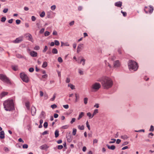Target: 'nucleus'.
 Returning <instances> with one entry per match:
<instances>
[{
  "label": "nucleus",
  "mask_w": 154,
  "mask_h": 154,
  "mask_svg": "<svg viewBox=\"0 0 154 154\" xmlns=\"http://www.w3.org/2000/svg\"><path fill=\"white\" fill-rule=\"evenodd\" d=\"M101 83L102 86L105 89H109L111 88L113 85V81L112 79L107 76L103 78Z\"/></svg>",
  "instance_id": "f257e3e1"
},
{
  "label": "nucleus",
  "mask_w": 154,
  "mask_h": 154,
  "mask_svg": "<svg viewBox=\"0 0 154 154\" xmlns=\"http://www.w3.org/2000/svg\"><path fill=\"white\" fill-rule=\"evenodd\" d=\"M4 108L7 111H11L14 108L13 100L12 99H8L3 103Z\"/></svg>",
  "instance_id": "f03ea898"
},
{
  "label": "nucleus",
  "mask_w": 154,
  "mask_h": 154,
  "mask_svg": "<svg viewBox=\"0 0 154 154\" xmlns=\"http://www.w3.org/2000/svg\"><path fill=\"white\" fill-rule=\"evenodd\" d=\"M128 66L129 69L136 71L138 68L137 63L134 60H129L128 63Z\"/></svg>",
  "instance_id": "7ed1b4c3"
},
{
  "label": "nucleus",
  "mask_w": 154,
  "mask_h": 154,
  "mask_svg": "<svg viewBox=\"0 0 154 154\" xmlns=\"http://www.w3.org/2000/svg\"><path fill=\"white\" fill-rule=\"evenodd\" d=\"M101 87L100 83L95 82L93 83L90 87L91 91L92 92H96Z\"/></svg>",
  "instance_id": "20e7f679"
},
{
  "label": "nucleus",
  "mask_w": 154,
  "mask_h": 154,
  "mask_svg": "<svg viewBox=\"0 0 154 154\" xmlns=\"http://www.w3.org/2000/svg\"><path fill=\"white\" fill-rule=\"evenodd\" d=\"M0 79L3 82L8 84H11V82L6 76L3 74H0Z\"/></svg>",
  "instance_id": "39448f33"
},
{
  "label": "nucleus",
  "mask_w": 154,
  "mask_h": 154,
  "mask_svg": "<svg viewBox=\"0 0 154 154\" xmlns=\"http://www.w3.org/2000/svg\"><path fill=\"white\" fill-rule=\"evenodd\" d=\"M20 76L22 80L24 82L27 83L29 81V78L24 73H21L20 74Z\"/></svg>",
  "instance_id": "423d86ee"
},
{
  "label": "nucleus",
  "mask_w": 154,
  "mask_h": 154,
  "mask_svg": "<svg viewBox=\"0 0 154 154\" xmlns=\"http://www.w3.org/2000/svg\"><path fill=\"white\" fill-rule=\"evenodd\" d=\"M113 65L114 68L117 69L121 66V63L119 60H117L114 62Z\"/></svg>",
  "instance_id": "0eeeda50"
},
{
  "label": "nucleus",
  "mask_w": 154,
  "mask_h": 154,
  "mask_svg": "<svg viewBox=\"0 0 154 154\" xmlns=\"http://www.w3.org/2000/svg\"><path fill=\"white\" fill-rule=\"evenodd\" d=\"M148 9V10H149V12L150 13H151L153 10V7L152 6H150L149 7H145V8L144 9V11L146 13H148V12L146 10V9Z\"/></svg>",
  "instance_id": "6e6552de"
},
{
  "label": "nucleus",
  "mask_w": 154,
  "mask_h": 154,
  "mask_svg": "<svg viewBox=\"0 0 154 154\" xmlns=\"http://www.w3.org/2000/svg\"><path fill=\"white\" fill-rule=\"evenodd\" d=\"M36 112V109L34 106H32L31 108V113L32 116H34L35 115Z\"/></svg>",
  "instance_id": "1a4fd4ad"
},
{
  "label": "nucleus",
  "mask_w": 154,
  "mask_h": 154,
  "mask_svg": "<svg viewBox=\"0 0 154 154\" xmlns=\"http://www.w3.org/2000/svg\"><path fill=\"white\" fill-rule=\"evenodd\" d=\"M66 137L67 139V141L69 143L71 142L72 140V136L70 134H69L66 135Z\"/></svg>",
  "instance_id": "9d476101"
},
{
  "label": "nucleus",
  "mask_w": 154,
  "mask_h": 154,
  "mask_svg": "<svg viewBox=\"0 0 154 154\" xmlns=\"http://www.w3.org/2000/svg\"><path fill=\"white\" fill-rule=\"evenodd\" d=\"M29 54L32 57H36L37 56V53L34 51L30 52Z\"/></svg>",
  "instance_id": "9b49d317"
},
{
  "label": "nucleus",
  "mask_w": 154,
  "mask_h": 154,
  "mask_svg": "<svg viewBox=\"0 0 154 154\" xmlns=\"http://www.w3.org/2000/svg\"><path fill=\"white\" fill-rule=\"evenodd\" d=\"M45 112L42 111L40 116H39V118L42 119H45Z\"/></svg>",
  "instance_id": "f8f14e48"
},
{
  "label": "nucleus",
  "mask_w": 154,
  "mask_h": 154,
  "mask_svg": "<svg viewBox=\"0 0 154 154\" xmlns=\"http://www.w3.org/2000/svg\"><path fill=\"white\" fill-rule=\"evenodd\" d=\"M122 5V2L120 1L117 2L115 3V6L118 7H121Z\"/></svg>",
  "instance_id": "ddd939ff"
},
{
  "label": "nucleus",
  "mask_w": 154,
  "mask_h": 154,
  "mask_svg": "<svg viewBox=\"0 0 154 154\" xmlns=\"http://www.w3.org/2000/svg\"><path fill=\"white\" fill-rule=\"evenodd\" d=\"M40 149H48V146L46 144L43 145L41 146L40 147Z\"/></svg>",
  "instance_id": "4468645a"
},
{
  "label": "nucleus",
  "mask_w": 154,
  "mask_h": 154,
  "mask_svg": "<svg viewBox=\"0 0 154 154\" xmlns=\"http://www.w3.org/2000/svg\"><path fill=\"white\" fill-rule=\"evenodd\" d=\"M5 133L4 131H1L0 132V138L4 139L5 138Z\"/></svg>",
  "instance_id": "2eb2a0df"
},
{
  "label": "nucleus",
  "mask_w": 154,
  "mask_h": 154,
  "mask_svg": "<svg viewBox=\"0 0 154 154\" xmlns=\"http://www.w3.org/2000/svg\"><path fill=\"white\" fill-rule=\"evenodd\" d=\"M84 115V113L83 112H81L80 113L79 117L78 118V120H80L81 118H82Z\"/></svg>",
  "instance_id": "dca6fc26"
},
{
  "label": "nucleus",
  "mask_w": 154,
  "mask_h": 154,
  "mask_svg": "<svg viewBox=\"0 0 154 154\" xmlns=\"http://www.w3.org/2000/svg\"><path fill=\"white\" fill-rule=\"evenodd\" d=\"M8 94V93L7 92L5 91L2 92L1 94L0 97L2 98L7 95Z\"/></svg>",
  "instance_id": "f3484780"
},
{
  "label": "nucleus",
  "mask_w": 154,
  "mask_h": 154,
  "mask_svg": "<svg viewBox=\"0 0 154 154\" xmlns=\"http://www.w3.org/2000/svg\"><path fill=\"white\" fill-rule=\"evenodd\" d=\"M106 146H107L108 148L109 149H111L112 150H114L116 148L115 146L113 145H112L111 146H110L109 145L107 144L106 145Z\"/></svg>",
  "instance_id": "a211bd4d"
},
{
  "label": "nucleus",
  "mask_w": 154,
  "mask_h": 154,
  "mask_svg": "<svg viewBox=\"0 0 154 154\" xmlns=\"http://www.w3.org/2000/svg\"><path fill=\"white\" fill-rule=\"evenodd\" d=\"M68 86L70 87L72 90L75 89V86L71 83L69 84Z\"/></svg>",
  "instance_id": "6ab92c4d"
},
{
  "label": "nucleus",
  "mask_w": 154,
  "mask_h": 154,
  "mask_svg": "<svg viewBox=\"0 0 154 154\" xmlns=\"http://www.w3.org/2000/svg\"><path fill=\"white\" fill-rule=\"evenodd\" d=\"M85 60L84 58H82L80 62H78V63L80 64L81 63H82L83 65H84L85 64Z\"/></svg>",
  "instance_id": "aec40b11"
},
{
  "label": "nucleus",
  "mask_w": 154,
  "mask_h": 154,
  "mask_svg": "<svg viewBox=\"0 0 154 154\" xmlns=\"http://www.w3.org/2000/svg\"><path fill=\"white\" fill-rule=\"evenodd\" d=\"M98 112V110L97 109H94L92 114L93 117Z\"/></svg>",
  "instance_id": "412c9836"
},
{
  "label": "nucleus",
  "mask_w": 154,
  "mask_h": 154,
  "mask_svg": "<svg viewBox=\"0 0 154 154\" xmlns=\"http://www.w3.org/2000/svg\"><path fill=\"white\" fill-rule=\"evenodd\" d=\"M48 66V63L47 62L45 61L43 62L42 66V67L43 68L46 67Z\"/></svg>",
  "instance_id": "4be33fe9"
},
{
  "label": "nucleus",
  "mask_w": 154,
  "mask_h": 154,
  "mask_svg": "<svg viewBox=\"0 0 154 154\" xmlns=\"http://www.w3.org/2000/svg\"><path fill=\"white\" fill-rule=\"evenodd\" d=\"M121 138L124 140H126L129 138V137L126 135H124L121 136Z\"/></svg>",
  "instance_id": "5701e85b"
},
{
  "label": "nucleus",
  "mask_w": 154,
  "mask_h": 154,
  "mask_svg": "<svg viewBox=\"0 0 154 154\" xmlns=\"http://www.w3.org/2000/svg\"><path fill=\"white\" fill-rule=\"evenodd\" d=\"M86 115L88 117L89 119H91L93 118L92 114L90 112H88L87 113Z\"/></svg>",
  "instance_id": "b1692460"
},
{
  "label": "nucleus",
  "mask_w": 154,
  "mask_h": 154,
  "mask_svg": "<svg viewBox=\"0 0 154 154\" xmlns=\"http://www.w3.org/2000/svg\"><path fill=\"white\" fill-rule=\"evenodd\" d=\"M104 62L106 66L109 67L110 68H112V66L111 65L109 64V63L107 62L106 60H105L104 61Z\"/></svg>",
  "instance_id": "393cba45"
},
{
  "label": "nucleus",
  "mask_w": 154,
  "mask_h": 154,
  "mask_svg": "<svg viewBox=\"0 0 154 154\" xmlns=\"http://www.w3.org/2000/svg\"><path fill=\"white\" fill-rule=\"evenodd\" d=\"M22 41V39H15L13 41V42L15 43H19L21 42Z\"/></svg>",
  "instance_id": "a878e982"
},
{
  "label": "nucleus",
  "mask_w": 154,
  "mask_h": 154,
  "mask_svg": "<svg viewBox=\"0 0 154 154\" xmlns=\"http://www.w3.org/2000/svg\"><path fill=\"white\" fill-rule=\"evenodd\" d=\"M12 69L15 71H17L18 69V66L16 65L12 66Z\"/></svg>",
  "instance_id": "bb28decb"
},
{
  "label": "nucleus",
  "mask_w": 154,
  "mask_h": 154,
  "mask_svg": "<svg viewBox=\"0 0 154 154\" xmlns=\"http://www.w3.org/2000/svg\"><path fill=\"white\" fill-rule=\"evenodd\" d=\"M55 137L56 138H57L59 136V131L58 130H56L54 133Z\"/></svg>",
  "instance_id": "cd10ccee"
},
{
  "label": "nucleus",
  "mask_w": 154,
  "mask_h": 154,
  "mask_svg": "<svg viewBox=\"0 0 154 154\" xmlns=\"http://www.w3.org/2000/svg\"><path fill=\"white\" fill-rule=\"evenodd\" d=\"M28 37V38H32V36L30 34H27L25 35L24 38H26Z\"/></svg>",
  "instance_id": "c85d7f7f"
},
{
  "label": "nucleus",
  "mask_w": 154,
  "mask_h": 154,
  "mask_svg": "<svg viewBox=\"0 0 154 154\" xmlns=\"http://www.w3.org/2000/svg\"><path fill=\"white\" fill-rule=\"evenodd\" d=\"M78 128L80 130H83L85 128V127L84 125H82V126L79 125L78 126Z\"/></svg>",
  "instance_id": "c756f323"
},
{
  "label": "nucleus",
  "mask_w": 154,
  "mask_h": 154,
  "mask_svg": "<svg viewBox=\"0 0 154 154\" xmlns=\"http://www.w3.org/2000/svg\"><path fill=\"white\" fill-rule=\"evenodd\" d=\"M52 53L54 54H57L58 53V51L57 49L55 48H53L52 50Z\"/></svg>",
  "instance_id": "7c9ffc66"
},
{
  "label": "nucleus",
  "mask_w": 154,
  "mask_h": 154,
  "mask_svg": "<svg viewBox=\"0 0 154 154\" xmlns=\"http://www.w3.org/2000/svg\"><path fill=\"white\" fill-rule=\"evenodd\" d=\"M77 130L76 129L73 128L72 129V134L73 135H75L76 133Z\"/></svg>",
  "instance_id": "2f4dec72"
},
{
  "label": "nucleus",
  "mask_w": 154,
  "mask_h": 154,
  "mask_svg": "<svg viewBox=\"0 0 154 154\" xmlns=\"http://www.w3.org/2000/svg\"><path fill=\"white\" fill-rule=\"evenodd\" d=\"M75 102H77L78 101V100L79 98V96L76 93L75 94Z\"/></svg>",
  "instance_id": "473e14b6"
},
{
  "label": "nucleus",
  "mask_w": 154,
  "mask_h": 154,
  "mask_svg": "<svg viewBox=\"0 0 154 154\" xmlns=\"http://www.w3.org/2000/svg\"><path fill=\"white\" fill-rule=\"evenodd\" d=\"M25 105L28 110L29 109V102H27L26 103Z\"/></svg>",
  "instance_id": "72a5a7b5"
},
{
  "label": "nucleus",
  "mask_w": 154,
  "mask_h": 154,
  "mask_svg": "<svg viewBox=\"0 0 154 154\" xmlns=\"http://www.w3.org/2000/svg\"><path fill=\"white\" fill-rule=\"evenodd\" d=\"M79 73L80 75H83V72L81 69H78Z\"/></svg>",
  "instance_id": "f704fd0d"
},
{
  "label": "nucleus",
  "mask_w": 154,
  "mask_h": 154,
  "mask_svg": "<svg viewBox=\"0 0 154 154\" xmlns=\"http://www.w3.org/2000/svg\"><path fill=\"white\" fill-rule=\"evenodd\" d=\"M86 126L88 128V129L89 130H90V126L89 125V123L88 121L86 122Z\"/></svg>",
  "instance_id": "c9c22d12"
},
{
  "label": "nucleus",
  "mask_w": 154,
  "mask_h": 154,
  "mask_svg": "<svg viewBox=\"0 0 154 154\" xmlns=\"http://www.w3.org/2000/svg\"><path fill=\"white\" fill-rule=\"evenodd\" d=\"M17 57L18 58H24L25 59V57H24L23 56H22V55L19 54H17L16 55Z\"/></svg>",
  "instance_id": "e433bc0d"
},
{
  "label": "nucleus",
  "mask_w": 154,
  "mask_h": 154,
  "mask_svg": "<svg viewBox=\"0 0 154 154\" xmlns=\"http://www.w3.org/2000/svg\"><path fill=\"white\" fill-rule=\"evenodd\" d=\"M48 49V48L47 46H45L44 49L43 50L42 52L43 53H45Z\"/></svg>",
  "instance_id": "4c0bfd02"
},
{
  "label": "nucleus",
  "mask_w": 154,
  "mask_h": 154,
  "mask_svg": "<svg viewBox=\"0 0 154 154\" xmlns=\"http://www.w3.org/2000/svg\"><path fill=\"white\" fill-rule=\"evenodd\" d=\"M154 130V128L153 126L151 125L150 126V129H149V131H153Z\"/></svg>",
  "instance_id": "58836bf2"
},
{
  "label": "nucleus",
  "mask_w": 154,
  "mask_h": 154,
  "mask_svg": "<svg viewBox=\"0 0 154 154\" xmlns=\"http://www.w3.org/2000/svg\"><path fill=\"white\" fill-rule=\"evenodd\" d=\"M88 99L87 97L84 98V103L85 104H86L88 103Z\"/></svg>",
  "instance_id": "ea45409f"
},
{
  "label": "nucleus",
  "mask_w": 154,
  "mask_h": 154,
  "mask_svg": "<svg viewBox=\"0 0 154 154\" xmlns=\"http://www.w3.org/2000/svg\"><path fill=\"white\" fill-rule=\"evenodd\" d=\"M111 140L112 141H110L109 142V143H115L116 141V140L115 139H111Z\"/></svg>",
  "instance_id": "a19ab883"
},
{
  "label": "nucleus",
  "mask_w": 154,
  "mask_h": 154,
  "mask_svg": "<svg viewBox=\"0 0 154 154\" xmlns=\"http://www.w3.org/2000/svg\"><path fill=\"white\" fill-rule=\"evenodd\" d=\"M48 126V124L47 122H45L43 126L45 128H47Z\"/></svg>",
  "instance_id": "79ce46f5"
},
{
  "label": "nucleus",
  "mask_w": 154,
  "mask_h": 154,
  "mask_svg": "<svg viewBox=\"0 0 154 154\" xmlns=\"http://www.w3.org/2000/svg\"><path fill=\"white\" fill-rule=\"evenodd\" d=\"M45 13L44 11L42 12V13L40 14V16L42 17H44L45 16Z\"/></svg>",
  "instance_id": "37998d69"
},
{
  "label": "nucleus",
  "mask_w": 154,
  "mask_h": 154,
  "mask_svg": "<svg viewBox=\"0 0 154 154\" xmlns=\"http://www.w3.org/2000/svg\"><path fill=\"white\" fill-rule=\"evenodd\" d=\"M116 58V57L114 56H111L110 58H109V59L112 60H114Z\"/></svg>",
  "instance_id": "c03bdc74"
},
{
  "label": "nucleus",
  "mask_w": 154,
  "mask_h": 154,
  "mask_svg": "<svg viewBox=\"0 0 154 154\" xmlns=\"http://www.w3.org/2000/svg\"><path fill=\"white\" fill-rule=\"evenodd\" d=\"M58 61L60 63H62L63 61L62 58L60 57H59L58 58Z\"/></svg>",
  "instance_id": "a18cd8bd"
},
{
  "label": "nucleus",
  "mask_w": 154,
  "mask_h": 154,
  "mask_svg": "<svg viewBox=\"0 0 154 154\" xmlns=\"http://www.w3.org/2000/svg\"><path fill=\"white\" fill-rule=\"evenodd\" d=\"M6 20V18L5 17H3L1 18V21L2 22H5Z\"/></svg>",
  "instance_id": "49530a36"
},
{
  "label": "nucleus",
  "mask_w": 154,
  "mask_h": 154,
  "mask_svg": "<svg viewBox=\"0 0 154 154\" xmlns=\"http://www.w3.org/2000/svg\"><path fill=\"white\" fill-rule=\"evenodd\" d=\"M76 119L75 118H72V120L70 121V123L72 124L75 121Z\"/></svg>",
  "instance_id": "de8ad7c7"
},
{
  "label": "nucleus",
  "mask_w": 154,
  "mask_h": 154,
  "mask_svg": "<svg viewBox=\"0 0 154 154\" xmlns=\"http://www.w3.org/2000/svg\"><path fill=\"white\" fill-rule=\"evenodd\" d=\"M56 7L55 5H53L51 7V9L52 10H54L56 9Z\"/></svg>",
  "instance_id": "09e8293b"
},
{
  "label": "nucleus",
  "mask_w": 154,
  "mask_h": 154,
  "mask_svg": "<svg viewBox=\"0 0 154 154\" xmlns=\"http://www.w3.org/2000/svg\"><path fill=\"white\" fill-rule=\"evenodd\" d=\"M70 82V79L69 78L67 77L66 78V83H69Z\"/></svg>",
  "instance_id": "8fccbe9b"
},
{
  "label": "nucleus",
  "mask_w": 154,
  "mask_h": 154,
  "mask_svg": "<svg viewBox=\"0 0 154 154\" xmlns=\"http://www.w3.org/2000/svg\"><path fill=\"white\" fill-rule=\"evenodd\" d=\"M51 107L53 109H55L57 107V106L55 104H54L53 105H52L51 106Z\"/></svg>",
  "instance_id": "3c124183"
},
{
  "label": "nucleus",
  "mask_w": 154,
  "mask_h": 154,
  "mask_svg": "<svg viewBox=\"0 0 154 154\" xmlns=\"http://www.w3.org/2000/svg\"><path fill=\"white\" fill-rule=\"evenodd\" d=\"M63 147V146L62 145H59L58 146L57 148L58 149H62Z\"/></svg>",
  "instance_id": "603ef678"
},
{
  "label": "nucleus",
  "mask_w": 154,
  "mask_h": 154,
  "mask_svg": "<svg viewBox=\"0 0 154 154\" xmlns=\"http://www.w3.org/2000/svg\"><path fill=\"white\" fill-rule=\"evenodd\" d=\"M40 48L38 46H36L34 48V49L35 50H38Z\"/></svg>",
  "instance_id": "864d4df0"
},
{
  "label": "nucleus",
  "mask_w": 154,
  "mask_h": 154,
  "mask_svg": "<svg viewBox=\"0 0 154 154\" xmlns=\"http://www.w3.org/2000/svg\"><path fill=\"white\" fill-rule=\"evenodd\" d=\"M94 107L98 108L99 107V104L98 103H96L94 106Z\"/></svg>",
  "instance_id": "5fc2aeb1"
},
{
  "label": "nucleus",
  "mask_w": 154,
  "mask_h": 154,
  "mask_svg": "<svg viewBox=\"0 0 154 154\" xmlns=\"http://www.w3.org/2000/svg\"><path fill=\"white\" fill-rule=\"evenodd\" d=\"M23 147L24 149H27L28 147V145L26 144H24L23 145Z\"/></svg>",
  "instance_id": "6e6d98bb"
},
{
  "label": "nucleus",
  "mask_w": 154,
  "mask_h": 154,
  "mask_svg": "<svg viewBox=\"0 0 154 154\" xmlns=\"http://www.w3.org/2000/svg\"><path fill=\"white\" fill-rule=\"evenodd\" d=\"M69 127V125H65L63 126L62 127V128L63 129H67Z\"/></svg>",
  "instance_id": "4d7b16f0"
},
{
  "label": "nucleus",
  "mask_w": 154,
  "mask_h": 154,
  "mask_svg": "<svg viewBox=\"0 0 154 154\" xmlns=\"http://www.w3.org/2000/svg\"><path fill=\"white\" fill-rule=\"evenodd\" d=\"M50 33L48 31H46L45 33V35L47 36L49 35Z\"/></svg>",
  "instance_id": "13d9d810"
},
{
  "label": "nucleus",
  "mask_w": 154,
  "mask_h": 154,
  "mask_svg": "<svg viewBox=\"0 0 154 154\" xmlns=\"http://www.w3.org/2000/svg\"><path fill=\"white\" fill-rule=\"evenodd\" d=\"M118 52L119 54H121L122 52V49L121 48H119L118 50Z\"/></svg>",
  "instance_id": "bf43d9fd"
},
{
  "label": "nucleus",
  "mask_w": 154,
  "mask_h": 154,
  "mask_svg": "<svg viewBox=\"0 0 154 154\" xmlns=\"http://www.w3.org/2000/svg\"><path fill=\"white\" fill-rule=\"evenodd\" d=\"M121 13L123 15L124 17H125L126 16L127 13L125 12H123L122 11H121Z\"/></svg>",
  "instance_id": "052dcab7"
},
{
  "label": "nucleus",
  "mask_w": 154,
  "mask_h": 154,
  "mask_svg": "<svg viewBox=\"0 0 154 154\" xmlns=\"http://www.w3.org/2000/svg\"><path fill=\"white\" fill-rule=\"evenodd\" d=\"M31 19L32 21H34L36 20V18L34 16H33L32 17Z\"/></svg>",
  "instance_id": "680f3d73"
},
{
  "label": "nucleus",
  "mask_w": 154,
  "mask_h": 154,
  "mask_svg": "<svg viewBox=\"0 0 154 154\" xmlns=\"http://www.w3.org/2000/svg\"><path fill=\"white\" fill-rule=\"evenodd\" d=\"M98 142V140L96 139H94L93 142V144H94L96 143H97Z\"/></svg>",
  "instance_id": "e2e57ef3"
},
{
  "label": "nucleus",
  "mask_w": 154,
  "mask_h": 154,
  "mask_svg": "<svg viewBox=\"0 0 154 154\" xmlns=\"http://www.w3.org/2000/svg\"><path fill=\"white\" fill-rule=\"evenodd\" d=\"M29 71L31 72H33L34 70V69L33 68H30L29 69Z\"/></svg>",
  "instance_id": "0e129e2a"
},
{
  "label": "nucleus",
  "mask_w": 154,
  "mask_h": 154,
  "mask_svg": "<svg viewBox=\"0 0 154 154\" xmlns=\"http://www.w3.org/2000/svg\"><path fill=\"white\" fill-rule=\"evenodd\" d=\"M20 22H21V21L19 20H17L16 21V23L17 24H20Z\"/></svg>",
  "instance_id": "69168bd1"
},
{
  "label": "nucleus",
  "mask_w": 154,
  "mask_h": 154,
  "mask_svg": "<svg viewBox=\"0 0 154 154\" xmlns=\"http://www.w3.org/2000/svg\"><path fill=\"white\" fill-rule=\"evenodd\" d=\"M55 44L56 45H59L60 43L57 40L55 41Z\"/></svg>",
  "instance_id": "338daca9"
},
{
  "label": "nucleus",
  "mask_w": 154,
  "mask_h": 154,
  "mask_svg": "<svg viewBox=\"0 0 154 154\" xmlns=\"http://www.w3.org/2000/svg\"><path fill=\"white\" fill-rule=\"evenodd\" d=\"M63 106L66 109H67L69 108V105L67 104L63 105Z\"/></svg>",
  "instance_id": "774afa93"
}]
</instances>
